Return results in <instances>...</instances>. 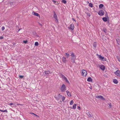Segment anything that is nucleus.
I'll return each instance as SVG.
<instances>
[{
  "instance_id": "f257e3e1",
  "label": "nucleus",
  "mask_w": 120,
  "mask_h": 120,
  "mask_svg": "<svg viewBox=\"0 0 120 120\" xmlns=\"http://www.w3.org/2000/svg\"><path fill=\"white\" fill-rule=\"evenodd\" d=\"M71 61L74 63L75 62V60L76 59V56L75 55V54L72 52L71 54Z\"/></svg>"
},
{
  "instance_id": "f03ea898",
  "label": "nucleus",
  "mask_w": 120,
  "mask_h": 120,
  "mask_svg": "<svg viewBox=\"0 0 120 120\" xmlns=\"http://www.w3.org/2000/svg\"><path fill=\"white\" fill-rule=\"evenodd\" d=\"M66 87L64 84H63L60 88V90L61 92H63L65 91L66 90Z\"/></svg>"
},
{
  "instance_id": "7ed1b4c3",
  "label": "nucleus",
  "mask_w": 120,
  "mask_h": 120,
  "mask_svg": "<svg viewBox=\"0 0 120 120\" xmlns=\"http://www.w3.org/2000/svg\"><path fill=\"white\" fill-rule=\"evenodd\" d=\"M74 26L73 24V23H71L70 25V27H68V28L72 30H74Z\"/></svg>"
},
{
  "instance_id": "20e7f679",
  "label": "nucleus",
  "mask_w": 120,
  "mask_h": 120,
  "mask_svg": "<svg viewBox=\"0 0 120 120\" xmlns=\"http://www.w3.org/2000/svg\"><path fill=\"white\" fill-rule=\"evenodd\" d=\"M99 15L100 16H102L104 14V12L103 10L99 11L98 13Z\"/></svg>"
},
{
  "instance_id": "39448f33",
  "label": "nucleus",
  "mask_w": 120,
  "mask_h": 120,
  "mask_svg": "<svg viewBox=\"0 0 120 120\" xmlns=\"http://www.w3.org/2000/svg\"><path fill=\"white\" fill-rule=\"evenodd\" d=\"M114 74L117 76L120 77V71L119 70H117L114 72Z\"/></svg>"
},
{
  "instance_id": "423d86ee",
  "label": "nucleus",
  "mask_w": 120,
  "mask_h": 120,
  "mask_svg": "<svg viewBox=\"0 0 120 120\" xmlns=\"http://www.w3.org/2000/svg\"><path fill=\"white\" fill-rule=\"evenodd\" d=\"M82 74L83 76H86L87 75V71L85 70H83L82 71Z\"/></svg>"
},
{
  "instance_id": "0eeeda50",
  "label": "nucleus",
  "mask_w": 120,
  "mask_h": 120,
  "mask_svg": "<svg viewBox=\"0 0 120 120\" xmlns=\"http://www.w3.org/2000/svg\"><path fill=\"white\" fill-rule=\"evenodd\" d=\"M96 98H100L102 100H105V98L103 97L101 95H97L96 96Z\"/></svg>"
},
{
  "instance_id": "6e6552de",
  "label": "nucleus",
  "mask_w": 120,
  "mask_h": 120,
  "mask_svg": "<svg viewBox=\"0 0 120 120\" xmlns=\"http://www.w3.org/2000/svg\"><path fill=\"white\" fill-rule=\"evenodd\" d=\"M62 97V96L60 95V94H59L58 95V96L57 97H55V98L58 101Z\"/></svg>"
},
{
  "instance_id": "1a4fd4ad",
  "label": "nucleus",
  "mask_w": 120,
  "mask_h": 120,
  "mask_svg": "<svg viewBox=\"0 0 120 120\" xmlns=\"http://www.w3.org/2000/svg\"><path fill=\"white\" fill-rule=\"evenodd\" d=\"M53 17L55 19H56V21L57 22H58V20L57 19V16L55 12H54Z\"/></svg>"
},
{
  "instance_id": "9d476101",
  "label": "nucleus",
  "mask_w": 120,
  "mask_h": 120,
  "mask_svg": "<svg viewBox=\"0 0 120 120\" xmlns=\"http://www.w3.org/2000/svg\"><path fill=\"white\" fill-rule=\"evenodd\" d=\"M32 14L33 15H34L35 16H39L40 17V15L38 13H35L34 11H33L32 13Z\"/></svg>"
},
{
  "instance_id": "9b49d317",
  "label": "nucleus",
  "mask_w": 120,
  "mask_h": 120,
  "mask_svg": "<svg viewBox=\"0 0 120 120\" xmlns=\"http://www.w3.org/2000/svg\"><path fill=\"white\" fill-rule=\"evenodd\" d=\"M100 67L102 70H105V67L104 65H101L100 66Z\"/></svg>"
},
{
  "instance_id": "f8f14e48",
  "label": "nucleus",
  "mask_w": 120,
  "mask_h": 120,
  "mask_svg": "<svg viewBox=\"0 0 120 120\" xmlns=\"http://www.w3.org/2000/svg\"><path fill=\"white\" fill-rule=\"evenodd\" d=\"M62 61L64 63H66L67 61L66 60V58L64 57H63L62 58Z\"/></svg>"
},
{
  "instance_id": "ddd939ff",
  "label": "nucleus",
  "mask_w": 120,
  "mask_h": 120,
  "mask_svg": "<svg viewBox=\"0 0 120 120\" xmlns=\"http://www.w3.org/2000/svg\"><path fill=\"white\" fill-rule=\"evenodd\" d=\"M66 92L68 96L69 97H70L71 96V93L68 90L66 91Z\"/></svg>"
},
{
  "instance_id": "4468645a",
  "label": "nucleus",
  "mask_w": 120,
  "mask_h": 120,
  "mask_svg": "<svg viewBox=\"0 0 120 120\" xmlns=\"http://www.w3.org/2000/svg\"><path fill=\"white\" fill-rule=\"evenodd\" d=\"M87 80L89 82H91L92 81V79L91 77H89L87 79Z\"/></svg>"
},
{
  "instance_id": "2eb2a0df",
  "label": "nucleus",
  "mask_w": 120,
  "mask_h": 120,
  "mask_svg": "<svg viewBox=\"0 0 120 120\" xmlns=\"http://www.w3.org/2000/svg\"><path fill=\"white\" fill-rule=\"evenodd\" d=\"M113 82L114 83L116 84H117L118 83V81L116 79H113Z\"/></svg>"
},
{
  "instance_id": "dca6fc26",
  "label": "nucleus",
  "mask_w": 120,
  "mask_h": 120,
  "mask_svg": "<svg viewBox=\"0 0 120 120\" xmlns=\"http://www.w3.org/2000/svg\"><path fill=\"white\" fill-rule=\"evenodd\" d=\"M102 20L105 22H106L107 20V18L106 17H104L102 18Z\"/></svg>"
},
{
  "instance_id": "f3484780",
  "label": "nucleus",
  "mask_w": 120,
  "mask_h": 120,
  "mask_svg": "<svg viewBox=\"0 0 120 120\" xmlns=\"http://www.w3.org/2000/svg\"><path fill=\"white\" fill-rule=\"evenodd\" d=\"M45 73L46 74H48L51 73L49 71H45Z\"/></svg>"
},
{
  "instance_id": "a211bd4d",
  "label": "nucleus",
  "mask_w": 120,
  "mask_h": 120,
  "mask_svg": "<svg viewBox=\"0 0 120 120\" xmlns=\"http://www.w3.org/2000/svg\"><path fill=\"white\" fill-rule=\"evenodd\" d=\"M93 45L94 47L95 48V49L96 48V47L97 46V43L96 42H95L93 44Z\"/></svg>"
},
{
  "instance_id": "6ab92c4d",
  "label": "nucleus",
  "mask_w": 120,
  "mask_h": 120,
  "mask_svg": "<svg viewBox=\"0 0 120 120\" xmlns=\"http://www.w3.org/2000/svg\"><path fill=\"white\" fill-rule=\"evenodd\" d=\"M76 104H74L73 106V108L71 107H70V108H73V109H75L76 108Z\"/></svg>"
},
{
  "instance_id": "aec40b11",
  "label": "nucleus",
  "mask_w": 120,
  "mask_h": 120,
  "mask_svg": "<svg viewBox=\"0 0 120 120\" xmlns=\"http://www.w3.org/2000/svg\"><path fill=\"white\" fill-rule=\"evenodd\" d=\"M8 105L10 106H11V105H13V106H16L15 104L13 103H10V104H8Z\"/></svg>"
},
{
  "instance_id": "412c9836",
  "label": "nucleus",
  "mask_w": 120,
  "mask_h": 120,
  "mask_svg": "<svg viewBox=\"0 0 120 120\" xmlns=\"http://www.w3.org/2000/svg\"><path fill=\"white\" fill-rule=\"evenodd\" d=\"M65 54L67 58H68V57H69L70 56V55L69 53H65Z\"/></svg>"
},
{
  "instance_id": "4be33fe9",
  "label": "nucleus",
  "mask_w": 120,
  "mask_h": 120,
  "mask_svg": "<svg viewBox=\"0 0 120 120\" xmlns=\"http://www.w3.org/2000/svg\"><path fill=\"white\" fill-rule=\"evenodd\" d=\"M116 40L117 41V43L119 45L120 44V41L119 40V39H116Z\"/></svg>"
},
{
  "instance_id": "5701e85b",
  "label": "nucleus",
  "mask_w": 120,
  "mask_h": 120,
  "mask_svg": "<svg viewBox=\"0 0 120 120\" xmlns=\"http://www.w3.org/2000/svg\"><path fill=\"white\" fill-rule=\"evenodd\" d=\"M104 5L102 4H100L99 6V8H101L103 7Z\"/></svg>"
},
{
  "instance_id": "b1692460",
  "label": "nucleus",
  "mask_w": 120,
  "mask_h": 120,
  "mask_svg": "<svg viewBox=\"0 0 120 120\" xmlns=\"http://www.w3.org/2000/svg\"><path fill=\"white\" fill-rule=\"evenodd\" d=\"M89 5L90 7L91 8H92L93 7V4L91 3H89Z\"/></svg>"
},
{
  "instance_id": "393cba45",
  "label": "nucleus",
  "mask_w": 120,
  "mask_h": 120,
  "mask_svg": "<svg viewBox=\"0 0 120 120\" xmlns=\"http://www.w3.org/2000/svg\"><path fill=\"white\" fill-rule=\"evenodd\" d=\"M87 115L89 117H91V115L90 113H89L88 112L87 113Z\"/></svg>"
},
{
  "instance_id": "a878e982",
  "label": "nucleus",
  "mask_w": 120,
  "mask_h": 120,
  "mask_svg": "<svg viewBox=\"0 0 120 120\" xmlns=\"http://www.w3.org/2000/svg\"><path fill=\"white\" fill-rule=\"evenodd\" d=\"M38 45V42H35V44H34V45L35 46H37Z\"/></svg>"
},
{
  "instance_id": "bb28decb",
  "label": "nucleus",
  "mask_w": 120,
  "mask_h": 120,
  "mask_svg": "<svg viewBox=\"0 0 120 120\" xmlns=\"http://www.w3.org/2000/svg\"><path fill=\"white\" fill-rule=\"evenodd\" d=\"M62 3L65 4H66L67 2L65 0H62Z\"/></svg>"
},
{
  "instance_id": "cd10ccee",
  "label": "nucleus",
  "mask_w": 120,
  "mask_h": 120,
  "mask_svg": "<svg viewBox=\"0 0 120 120\" xmlns=\"http://www.w3.org/2000/svg\"><path fill=\"white\" fill-rule=\"evenodd\" d=\"M99 58H100L101 59H103L104 58V57H102L101 55H100L99 56Z\"/></svg>"
},
{
  "instance_id": "c85d7f7f",
  "label": "nucleus",
  "mask_w": 120,
  "mask_h": 120,
  "mask_svg": "<svg viewBox=\"0 0 120 120\" xmlns=\"http://www.w3.org/2000/svg\"><path fill=\"white\" fill-rule=\"evenodd\" d=\"M74 102L73 100H72L70 102V105H72L73 104Z\"/></svg>"
},
{
  "instance_id": "c756f323",
  "label": "nucleus",
  "mask_w": 120,
  "mask_h": 120,
  "mask_svg": "<svg viewBox=\"0 0 120 120\" xmlns=\"http://www.w3.org/2000/svg\"><path fill=\"white\" fill-rule=\"evenodd\" d=\"M1 112H8V111H7V109L5 110H2L1 111Z\"/></svg>"
},
{
  "instance_id": "7c9ffc66",
  "label": "nucleus",
  "mask_w": 120,
  "mask_h": 120,
  "mask_svg": "<svg viewBox=\"0 0 120 120\" xmlns=\"http://www.w3.org/2000/svg\"><path fill=\"white\" fill-rule=\"evenodd\" d=\"M62 78L64 79V80H65L66 78H67L64 75H62Z\"/></svg>"
},
{
  "instance_id": "2f4dec72",
  "label": "nucleus",
  "mask_w": 120,
  "mask_h": 120,
  "mask_svg": "<svg viewBox=\"0 0 120 120\" xmlns=\"http://www.w3.org/2000/svg\"><path fill=\"white\" fill-rule=\"evenodd\" d=\"M64 80L65 81L68 83H69V81H68L67 79V78H66Z\"/></svg>"
},
{
  "instance_id": "473e14b6",
  "label": "nucleus",
  "mask_w": 120,
  "mask_h": 120,
  "mask_svg": "<svg viewBox=\"0 0 120 120\" xmlns=\"http://www.w3.org/2000/svg\"><path fill=\"white\" fill-rule=\"evenodd\" d=\"M62 98V101H63L65 99V98L64 97V96L62 97L61 98Z\"/></svg>"
},
{
  "instance_id": "72a5a7b5",
  "label": "nucleus",
  "mask_w": 120,
  "mask_h": 120,
  "mask_svg": "<svg viewBox=\"0 0 120 120\" xmlns=\"http://www.w3.org/2000/svg\"><path fill=\"white\" fill-rule=\"evenodd\" d=\"M103 30L104 31V32L105 33L106 32V30L105 28H103Z\"/></svg>"
},
{
  "instance_id": "f704fd0d",
  "label": "nucleus",
  "mask_w": 120,
  "mask_h": 120,
  "mask_svg": "<svg viewBox=\"0 0 120 120\" xmlns=\"http://www.w3.org/2000/svg\"><path fill=\"white\" fill-rule=\"evenodd\" d=\"M4 37L3 36H1L0 37V39L2 40L3 39Z\"/></svg>"
},
{
  "instance_id": "c9c22d12",
  "label": "nucleus",
  "mask_w": 120,
  "mask_h": 120,
  "mask_svg": "<svg viewBox=\"0 0 120 120\" xmlns=\"http://www.w3.org/2000/svg\"><path fill=\"white\" fill-rule=\"evenodd\" d=\"M2 28V30L3 31L4 30V29H5V27L4 26H2V28Z\"/></svg>"
},
{
  "instance_id": "e433bc0d",
  "label": "nucleus",
  "mask_w": 120,
  "mask_h": 120,
  "mask_svg": "<svg viewBox=\"0 0 120 120\" xmlns=\"http://www.w3.org/2000/svg\"><path fill=\"white\" fill-rule=\"evenodd\" d=\"M117 58L118 59L119 61L120 62V57L119 56H118Z\"/></svg>"
},
{
  "instance_id": "4c0bfd02",
  "label": "nucleus",
  "mask_w": 120,
  "mask_h": 120,
  "mask_svg": "<svg viewBox=\"0 0 120 120\" xmlns=\"http://www.w3.org/2000/svg\"><path fill=\"white\" fill-rule=\"evenodd\" d=\"M19 77L20 78H23L24 77V76H22L21 75H19Z\"/></svg>"
},
{
  "instance_id": "58836bf2",
  "label": "nucleus",
  "mask_w": 120,
  "mask_h": 120,
  "mask_svg": "<svg viewBox=\"0 0 120 120\" xmlns=\"http://www.w3.org/2000/svg\"><path fill=\"white\" fill-rule=\"evenodd\" d=\"M105 16H107V17H108V14H107V12H106V14H105Z\"/></svg>"
},
{
  "instance_id": "ea45409f",
  "label": "nucleus",
  "mask_w": 120,
  "mask_h": 120,
  "mask_svg": "<svg viewBox=\"0 0 120 120\" xmlns=\"http://www.w3.org/2000/svg\"><path fill=\"white\" fill-rule=\"evenodd\" d=\"M87 15L89 16L90 17V13H87Z\"/></svg>"
},
{
  "instance_id": "a19ab883",
  "label": "nucleus",
  "mask_w": 120,
  "mask_h": 120,
  "mask_svg": "<svg viewBox=\"0 0 120 120\" xmlns=\"http://www.w3.org/2000/svg\"><path fill=\"white\" fill-rule=\"evenodd\" d=\"M23 42L25 43H26L27 42V41H23Z\"/></svg>"
},
{
  "instance_id": "79ce46f5",
  "label": "nucleus",
  "mask_w": 120,
  "mask_h": 120,
  "mask_svg": "<svg viewBox=\"0 0 120 120\" xmlns=\"http://www.w3.org/2000/svg\"><path fill=\"white\" fill-rule=\"evenodd\" d=\"M77 109H81L80 107V106H78L77 107Z\"/></svg>"
},
{
  "instance_id": "37998d69",
  "label": "nucleus",
  "mask_w": 120,
  "mask_h": 120,
  "mask_svg": "<svg viewBox=\"0 0 120 120\" xmlns=\"http://www.w3.org/2000/svg\"><path fill=\"white\" fill-rule=\"evenodd\" d=\"M13 2H11L10 3V4L11 5H12L13 4Z\"/></svg>"
},
{
  "instance_id": "c03bdc74",
  "label": "nucleus",
  "mask_w": 120,
  "mask_h": 120,
  "mask_svg": "<svg viewBox=\"0 0 120 120\" xmlns=\"http://www.w3.org/2000/svg\"><path fill=\"white\" fill-rule=\"evenodd\" d=\"M32 114H34V115H35V116H38L36 114H34V113H32Z\"/></svg>"
},
{
  "instance_id": "a18cd8bd",
  "label": "nucleus",
  "mask_w": 120,
  "mask_h": 120,
  "mask_svg": "<svg viewBox=\"0 0 120 120\" xmlns=\"http://www.w3.org/2000/svg\"><path fill=\"white\" fill-rule=\"evenodd\" d=\"M72 19L74 21H75V22H76V20H75V19L74 18H72Z\"/></svg>"
},
{
  "instance_id": "49530a36",
  "label": "nucleus",
  "mask_w": 120,
  "mask_h": 120,
  "mask_svg": "<svg viewBox=\"0 0 120 120\" xmlns=\"http://www.w3.org/2000/svg\"><path fill=\"white\" fill-rule=\"evenodd\" d=\"M52 0V1L53 2H54L55 3H56V1H55L54 0Z\"/></svg>"
},
{
  "instance_id": "de8ad7c7",
  "label": "nucleus",
  "mask_w": 120,
  "mask_h": 120,
  "mask_svg": "<svg viewBox=\"0 0 120 120\" xmlns=\"http://www.w3.org/2000/svg\"><path fill=\"white\" fill-rule=\"evenodd\" d=\"M17 105H21V104H17Z\"/></svg>"
},
{
  "instance_id": "09e8293b",
  "label": "nucleus",
  "mask_w": 120,
  "mask_h": 120,
  "mask_svg": "<svg viewBox=\"0 0 120 120\" xmlns=\"http://www.w3.org/2000/svg\"><path fill=\"white\" fill-rule=\"evenodd\" d=\"M35 33L36 34H36L35 32ZM36 36H37V37H39V36L37 34H36Z\"/></svg>"
},
{
  "instance_id": "8fccbe9b",
  "label": "nucleus",
  "mask_w": 120,
  "mask_h": 120,
  "mask_svg": "<svg viewBox=\"0 0 120 120\" xmlns=\"http://www.w3.org/2000/svg\"><path fill=\"white\" fill-rule=\"evenodd\" d=\"M39 24L41 26H42V24H41L40 23H39Z\"/></svg>"
},
{
  "instance_id": "3c124183",
  "label": "nucleus",
  "mask_w": 120,
  "mask_h": 120,
  "mask_svg": "<svg viewBox=\"0 0 120 120\" xmlns=\"http://www.w3.org/2000/svg\"><path fill=\"white\" fill-rule=\"evenodd\" d=\"M21 29H19V30H18V32H19V31Z\"/></svg>"
},
{
  "instance_id": "603ef678",
  "label": "nucleus",
  "mask_w": 120,
  "mask_h": 120,
  "mask_svg": "<svg viewBox=\"0 0 120 120\" xmlns=\"http://www.w3.org/2000/svg\"><path fill=\"white\" fill-rule=\"evenodd\" d=\"M15 43H14L13 45H15Z\"/></svg>"
},
{
  "instance_id": "864d4df0",
  "label": "nucleus",
  "mask_w": 120,
  "mask_h": 120,
  "mask_svg": "<svg viewBox=\"0 0 120 120\" xmlns=\"http://www.w3.org/2000/svg\"><path fill=\"white\" fill-rule=\"evenodd\" d=\"M87 3H89V2L88 1H87Z\"/></svg>"
},
{
  "instance_id": "5fc2aeb1",
  "label": "nucleus",
  "mask_w": 120,
  "mask_h": 120,
  "mask_svg": "<svg viewBox=\"0 0 120 120\" xmlns=\"http://www.w3.org/2000/svg\"><path fill=\"white\" fill-rule=\"evenodd\" d=\"M1 110H0V111H1Z\"/></svg>"
}]
</instances>
